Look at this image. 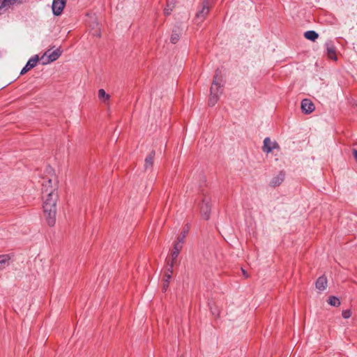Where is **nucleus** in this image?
Listing matches in <instances>:
<instances>
[{
  "label": "nucleus",
  "instance_id": "f257e3e1",
  "mask_svg": "<svg viewBox=\"0 0 357 357\" xmlns=\"http://www.w3.org/2000/svg\"><path fill=\"white\" fill-rule=\"evenodd\" d=\"M51 184L52 180L50 178L44 181L42 183V192L43 194L47 193V197L43 205L44 216L47 225L52 227L56 222V201L58 195L55 192V189L52 188Z\"/></svg>",
  "mask_w": 357,
  "mask_h": 357
},
{
  "label": "nucleus",
  "instance_id": "f03ea898",
  "mask_svg": "<svg viewBox=\"0 0 357 357\" xmlns=\"http://www.w3.org/2000/svg\"><path fill=\"white\" fill-rule=\"evenodd\" d=\"M221 70L217 69L213 76V82L210 89L208 105L214 106L218 101L220 95L222 93V85L221 84Z\"/></svg>",
  "mask_w": 357,
  "mask_h": 357
},
{
  "label": "nucleus",
  "instance_id": "7ed1b4c3",
  "mask_svg": "<svg viewBox=\"0 0 357 357\" xmlns=\"http://www.w3.org/2000/svg\"><path fill=\"white\" fill-rule=\"evenodd\" d=\"M212 5V0H203L200 5L199 9L196 13V20L199 21V22H203L209 13Z\"/></svg>",
  "mask_w": 357,
  "mask_h": 357
},
{
  "label": "nucleus",
  "instance_id": "20e7f679",
  "mask_svg": "<svg viewBox=\"0 0 357 357\" xmlns=\"http://www.w3.org/2000/svg\"><path fill=\"white\" fill-rule=\"evenodd\" d=\"M61 52H62L59 48L54 50L53 52H51L50 50H47L40 57L42 63L45 65L57 60L61 55Z\"/></svg>",
  "mask_w": 357,
  "mask_h": 357
},
{
  "label": "nucleus",
  "instance_id": "39448f33",
  "mask_svg": "<svg viewBox=\"0 0 357 357\" xmlns=\"http://www.w3.org/2000/svg\"><path fill=\"white\" fill-rule=\"evenodd\" d=\"M211 198L208 196L204 195L202 204L200 206V211L202 217L204 220H208L210 217L211 212V205H210Z\"/></svg>",
  "mask_w": 357,
  "mask_h": 357
},
{
  "label": "nucleus",
  "instance_id": "423d86ee",
  "mask_svg": "<svg viewBox=\"0 0 357 357\" xmlns=\"http://www.w3.org/2000/svg\"><path fill=\"white\" fill-rule=\"evenodd\" d=\"M279 149L278 144L275 141H271L269 137H266L264 140L262 150L264 153H269L273 150Z\"/></svg>",
  "mask_w": 357,
  "mask_h": 357
},
{
  "label": "nucleus",
  "instance_id": "0eeeda50",
  "mask_svg": "<svg viewBox=\"0 0 357 357\" xmlns=\"http://www.w3.org/2000/svg\"><path fill=\"white\" fill-rule=\"evenodd\" d=\"M66 0H53L52 12L54 15H60L65 7Z\"/></svg>",
  "mask_w": 357,
  "mask_h": 357
},
{
  "label": "nucleus",
  "instance_id": "6e6552de",
  "mask_svg": "<svg viewBox=\"0 0 357 357\" xmlns=\"http://www.w3.org/2000/svg\"><path fill=\"white\" fill-rule=\"evenodd\" d=\"M39 56L38 55H35L34 56L31 57L26 63L25 66L22 69L20 72V75H24L26 73H27L29 70L34 68L37 63L39 61Z\"/></svg>",
  "mask_w": 357,
  "mask_h": 357
},
{
  "label": "nucleus",
  "instance_id": "1a4fd4ad",
  "mask_svg": "<svg viewBox=\"0 0 357 357\" xmlns=\"http://www.w3.org/2000/svg\"><path fill=\"white\" fill-rule=\"evenodd\" d=\"M301 109L305 114H310L314 110V105L310 100L304 99L301 102Z\"/></svg>",
  "mask_w": 357,
  "mask_h": 357
},
{
  "label": "nucleus",
  "instance_id": "9d476101",
  "mask_svg": "<svg viewBox=\"0 0 357 357\" xmlns=\"http://www.w3.org/2000/svg\"><path fill=\"white\" fill-rule=\"evenodd\" d=\"M328 56L333 60H337L335 47L333 42L328 41L325 44Z\"/></svg>",
  "mask_w": 357,
  "mask_h": 357
},
{
  "label": "nucleus",
  "instance_id": "9b49d317",
  "mask_svg": "<svg viewBox=\"0 0 357 357\" xmlns=\"http://www.w3.org/2000/svg\"><path fill=\"white\" fill-rule=\"evenodd\" d=\"M183 248V245L180 243H175L173 247V250L171 253L170 262L176 263V259Z\"/></svg>",
  "mask_w": 357,
  "mask_h": 357
},
{
  "label": "nucleus",
  "instance_id": "f8f14e48",
  "mask_svg": "<svg viewBox=\"0 0 357 357\" xmlns=\"http://www.w3.org/2000/svg\"><path fill=\"white\" fill-rule=\"evenodd\" d=\"M284 179V173L280 172L278 175L274 176L270 181V185L272 187L279 186Z\"/></svg>",
  "mask_w": 357,
  "mask_h": 357
},
{
  "label": "nucleus",
  "instance_id": "ddd939ff",
  "mask_svg": "<svg viewBox=\"0 0 357 357\" xmlns=\"http://www.w3.org/2000/svg\"><path fill=\"white\" fill-rule=\"evenodd\" d=\"M327 278L324 275L320 276L315 282L316 288L319 291H324L327 287Z\"/></svg>",
  "mask_w": 357,
  "mask_h": 357
},
{
  "label": "nucleus",
  "instance_id": "4468645a",
  "mask_svg": "<svg viewBox=\"0 0 357 357\" xmlns=\"http://www.w3.org/2000/svg\"><path fill=\"white\" fill-rule=\"evenodd\" d=\"M174 265V264L173 262H170L169 259L167 261V269L164 275V278L166 282H169L172 278Z\"/></svg>",
  "mask_w": 357,
  "mask_h": 357
},
{
  "label": "nucleus",
  "instance_id": "2eb2a0df",
  "mask_svg": "<svg viewBox=\"0 0 357 357\" xmlns=\"http://www.w3.org/2000/svg\"><path fill=\"white\" fill-rule=\"evenodd\" d=\"M15 4L14 0H0V15L3 14L10 5Z\"/></svg>",
  "mask_w": 357,
  "mask_h": 357
},
{
  "label": "nucleus",
  "instance_id": "dca6fc26",
  "mask_svg": "<svg viewBox=\"0 0 357 357\" xmlns=\"http://www.w3.org/2000/svg\"><path fill=\"white\" fill-rule=\"evenodd\" d=\"M155 151H152L145 158L144 168L149 169L153 165V158L155 157Z\"/></svg>",
  "mask_w": 357,
  "mask_h": 357
},
{
  "label": "nucleus",
  "instance_id": "f3484780",
  "mask_svg": "<svg viewBox=\"0 0 357 357\" xmlns=\"http://www.w3.org/2000/svg\"><path fill=\"white\" fill-rule=\"evenodd\" d=\"M181 33V31L180 30V29L178 27L174 28L172 31L171 38H170L171 43L173 44H176L179 40Z\"/></svg>",
  "mask_w": 357,
  "mask_h": 357
},
{
  "label": "nucleus",
  "instance_id": "a211bd4d",
  "mask_svg": "<svg viewBox=\"0 0 357 357\" xmlns=\"http://www.w3.org/2000/svg\"><path fill=\"white\" fill-rule=\"evenodd\" d=\"M176 4L175 0H167L166 7L164 9L165 15H169Z\"/></svg>",
  "mask_w": 357,
  "mask_h": 357
},
{
  "label": "nucleus",
  "instance_id": "6ab92c4d",
  "mask_svg": "<svg viewBox=\"0 0 357 357\" xmlns=\"http://www.w3.org/2000/svg\"><path fill=\"white\" fill-rule=\"evenodd\" d=\"M98 96L99 100L104 103H106L107 101H109L110 98V96L108 93H107L105 91L102 89L98 90Z\"/></svg>",
  "mask_w": 357,
  "mask_h": 357
},
{
  "label": "nucleus",
  "instance_id": "aec40b11",
  "mask_svg": "<svg viewBox=\"0 0 357 357\" xmlns=\"http://www.w3.org/2000/svg\"><path fill=\"white\" fill-rule=\"evenodd\" d=\"M10 257L7 255H0V270L5 268L9 264Z\"/></svg>",
  "mask_w": 357,
  "mask_h": 357
},
{
  "label": "nucleus",
  "instance_id": "412c9836",
  "mask_svg": "<svg viewBox=\"0 0 357 357\" xmlns=\"http://www.w3.org/2000/svg\"><path fill=\"white\" fill-rule=\"evenodd\" d=\"M304 36L307 39L312 41H314L319 37V34L312 30L305 32Z\"/></svg>",
  "mask_w": 357,
  "mask_h": 357
},
{
  "label": "nucleus",
  "instance_id": "4be33fe9",
  "mask_svg": "<svg viewBox=\"0 0 357 357\" xmlns=\"http://www.w3.org/2000/svg\"><path fill=\"white\" fill-rule=\"evenodd\" d=\"M328 303L331 306L338 307L340 305V301L338 298L331 296L328 298Z\"/></svg>",
  "mask_w": 357,
  "mask_h": 357
},
{
  "label": "nucleus",
  "instance_id": "5701e85b",
  "mask_svg": "<svg viewBox=\"0 0 357 357\" xmlns=\"http://www.w3.org/2000/svg\"><path fill=\"white\" fill-rule=\"evenodd\" d=\"M185 232L186 231H184L182 235H180V236H178L177 241L176 243H180L183 245V243L184 242V239L185 238Z\"/></svg>",
  "mask_w": 357,
  "mask_h": 357
},
{
  "label": "nucleus",
  "instance_id": "b1692460",
  "mask_svg": "<svg viewBox=\"0 0 357 357\" xmlns=\"http://www.w3.org/2000/svg\"><path fill=\"white\" fill-rule=\"evenodd\" d=\"M342 315L344 319H348L351 317V312L349 310H343Z\"/></svg>",
  "mask_w": 357,
  "mask_h": 357
},
{
  "label": "nucleus",
  "instance_id": "393cba45",
  "mask_svg": "<svg viewBox=\"0 0 357 357\" xmlns=\"http://www.w3.org/2000/svg\"><path fill=\"white\" fill-rule=\"evenodd\" d=\"M169 282H166L165 280H164V282H163V285H162V291H166L169 287Z\"/></svg>",
  "mask_w": 357,
  "mask_h": 357
},
{
  "label": "nucleus",
  "instance_id": "a878e982",
  "mask_svg": "<svg viewBox=\"0 0 357 357\" xmlns=\"http://www.w3.org/2000/svg\"><path fill=\"white\" fill-rule=\"evenodd\" d=\"M93 35L96 36L97 37H100V30L99 29L95 30L94 32L93 33Z\"/></svg>",
  "mask_w": 357,
  "mask_h": 357
},
{
  "label": "nucleus",
  "instance_id": "bb28decb",
  "mask_svg": "<svg viewBox=\"0 0 357 357\" xmlns=\"http://www.w3.org/2000/svg\"><path fill=\"white\" fill-rule=\"evenodd\" d=\"M353 155L357 162V150H354Z\"/></svg>",
  "mask_w": 357,
  "mask_h": 357
},
{
  "label": "nucleus",
  "instance_id": "cd10ccee",
  "mask_svg": "<svg viewBox=\"0 0 357 357\" xmlns=\"http://www.w3.org/2000/svg\"><path fill=\"white\" fill-rule=\"evenodd\" d=\"M25 0H14L15 3H22Z\"/></svg>",
  "mask_w": 357,
  "mask_h": 357
},
{
  "label": "nucleus",
  "instance_id": "c85d7f7f",
  "mask_svg": "<svg viewBox=\"0 0 357 357\" xmlns=\"http://www.w3.org/2000/svg\"><path fill=\"white\" fill-rule=\"evenodd\" d=\"M242 271H243V273L245 275V277L248 278V274L246 273V272L243 268H242Z\"/></svg>",
  "mask_w": 357,
  "mask_h": 357
}]
</instances>
